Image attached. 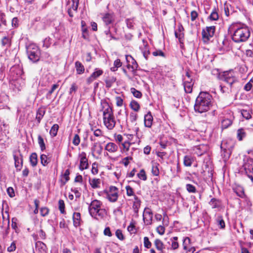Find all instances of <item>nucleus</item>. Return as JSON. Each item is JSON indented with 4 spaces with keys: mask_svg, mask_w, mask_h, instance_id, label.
Returning <instances> with one entry per match:
<instances>
[{
    "mask_svg": "<svg viewBox=\"0 0 253 253\" xmlns=\"http://www.w3.org/2000/svg\"><path fill=\"white\" fill-rule=\"evenodd\" d=\"M219 16L215 8L212 10L211 15L209 16V18L211 20H217L218 19Z\"/></svg>",
    "mask_w": 253,
    "mask_h": 253,
    "instance_id": "nucleus-38",
    "label": "nucleus"
},
{
    "mask_svg": "<svg viewBox=\"0 0 253 253\" xmlns=\"http://www.w3.org/2000/svg\"><path fill=\"white\" fill-rule=\"evenodd\" d=\"M246 133L244 129L240 128L238 129L237 132V137L239 141L242 140L243 139L246 137Z\"/></svg>",
    "mask_w": 253,
    "mask_h": 253,
    "instance_id": "nucleus-31",
    "label": "nucleus"
},
{
    "mask_svg": "<svg viewBox=\"0 0 253 253\" xmlns=\"http://www.w3.org/2000/svg\"><path fill=\"white\" fill-rule=\"evenodd\" d=\"M105 150L110 153H114L118 151V147L114 143L109 142L105 146Z\"/></svg>",
    "mask_w": 253,
    "mask_h": 253,
    "instance_id": "nucleus-14",
    "label": "nucleus"
},
{
    "mask_svg": "<svg viewBox=\"0 0 253 253\" xmlns=\"http://www.w3.org/2000/svg\"><path fill=\"white\" fill-rule=\"evenodd\" d=\"M38 143L40 145V148L42 151L45 149V145L43 139L41 135H39L38 137Z\"/></svg>",
    "mask_w": 253,
    "mask_h": 253,
    "instance_id": "nucleus-41",
    "label": "nucleus"
},
{
    "mask_svg": "<svg viewBox=\"0 0 253 253\" xmlns=\"http://www.w3.org/2000/svg\"><path fill=\"white\" fill-rule=\"evenodd\" d=\"M73 220L74 225L76 227H78L80 225L81 222V214L79 212H74L73 215Z\"/></svg>",
    "mask_w": 253,
    "mask_h": 253,
    "instance_id": "nucleus-21",
    "label": "nucleus"
},
{
    "mask_svg": "<svg viewBox=\"0 0 253 253\" xmlns=\"http://www.w3.org/2000/svg\"><path fill=\"white\" fill-rule=\"evenodd\" d=\"M144 245L147 249H150L152 246V244L147 237H145L144 238Z\"/></svg>",
    "mask_w": 253,
    "mask_h": 253,
    "instance_id": "nucleus-54",
    "label": "nucleus"
},
{
    "mask_svg": "<svg viewBox=\"0 0 253 253\" xmlns=\"http://www.w3.org/2000/svg\"><path fill=\"white\" fill-rule=\"evenodd\" d=\"M59 210L61 213L65 212V204L63 200H59L58 201Z\"/></svg>",
    "mask_w": 253,
    "mask_h": 253,
    "instance_id": "nucleus-46",
    "label": "nucleus"
},
{
    "mask_svg": "<svg viewBox=\"0 0 253 253\" xmlns=\"http://www.w3.org/2000/svg\"><path fill=\"white\" fill-rule=\"evenodd\" d=\"M101 105L103 109L104 124L108 129L111 130L116 125V121L113 115V110L106 101L102 102Z\"/></svg>",
    "mask_w": 253,
    "mask_h": 253,
    "instance_id": "nucleus-2",
    "label": "nucleus"
},
{
    "mask_svg": "<svg viewBox=\"0 0 253 253\" xmlns=\"http://www.w3.org/2000/svg\"><path fill=\"white\" fill-rule=\"evenodd\" d=\"M102 20L106 25L111 24L114 20V15L112 13H105L102 17Z\"/></svg>",
    "mask_w": 253,
    "mask_h": 253,
    "instance_id": "nucleus-17",
    "label": "nucleus"
},
{
    "mask_svg": "<svg viewBox=\"0 0 253 253\" xmlns=\"http://www.w3.org/2000/svg\"><path fill=\"white\" fill-rule=\"evenodd\" d=\"M80 143V138L78 134H76L74 135L73 143L75 146H78Z\"/></svg>",
    "mask_w": 253,
    "mask_h": 253,
    "instance_id": "nucleus-58",
    "label": "nucleus"
},
{
    "mask_svg": "<svg viewBox=\"0 0 253 253\" xmlns=\"http://www.w3.org/2000/svg\"><path fill=\"white\" fill-rule=\"evenodd\" d=\"M215 32V27H207L205 29H203L202 32L203 39L205 41H209L210 38L212 37Z\"/></svg>",
    "mask_w": 253,
    "mask_h": 253,
    "instance_id": "nucleus-8",
    "label": "nucleus"
},
{
    "mask_svg": "<svg viewBox=\"0 0 253 253\" xmlns=\"http://www.w3.org/2000/svg\"><path fill=\"white\" fill-rule=\"evenodd\" d=\"M80 164L79 169L81 170L87 169L88 167V160L86 157V154L82 152L80 155Z\"/></svg>",
    "mask_w": 253,
    "mask_h": 253,
    "instance_id": "nucleus-12",
    "label": "nucleus"
},
{
    "mask_svg": "<svg viewBox=\"0 0 253 253\" xmlns=\"http://www.w3.org/2000/svg\"><path fill=\"white\" fill-rule=\"evenodd\" d=\"M127 27L131 29L133 28L134 22L133 18L127 19L126 21Z\"/></svg>",
    "mask_w": 253,
    "mask_h": 253,
    "instance_id": "nucleus-52",
    "label": "nucleus"
},
{
    "mask_svg": "<svg viewBox=\"0 0 253 253\" xmlns=\"http://www.w3.org/2000/svg\"><path fill=\"white\" fill-rule=\"evenodd\" d=\"M157 232L161 235H163L165 232V228L162 225H159L156 229Z\"/></svg>",
    "mask_w": 253,
    "mask_h": 253,
    "instance_id": "nucleus-61",
    "label": "nucleus"
},
{
    "mask_svg": "<svg viewBox=\"0 0 253 253\" xmlns=\"http://www.w3.org/2000/svg\"><path fill=\"white\" fill-rule=\"evenodd\" d=\"M69 174L70 170L69 169H67L65 170L64 174L62 175L60 181L62 186L65 185L66 183L69 180Z\"/></svg>",
    "mask_w": 253,
    "mask_h": 253,
    "instance_id": "nucleus-24",
    "label": "nucleus"
},
{
    "mask_svg": "<svg viewBox=\"0 0 253 253\" xmlns=\"http://www.w3.org/2000/svg\"><path fill=\"white\" fill-rule=\"evenodd\" d=\"M209 204L212 207V209H215L219 207L220 202L219 200L215 198H212L210 201Z\"/></svg>",
    "mask_w": 253,
    "mask_h": 253,
    "instance_id": "nucleus-37",
    "label": "nucleus"
},
{
    "mask_svg": "<svg viewBox=\"0 0 253 253\" xmlns=\"http://www.w3.org/2000/svg\"><path fill=\"white\" fill-rule=\"evenodd\" d=\"M250 36V32L247 27H241L236 29L232 39L236 42H244L246 41Z\"/></svg>",
    "mask_w": 253,
    "mask_h": 253,
    "instance_id": "nucleus-4",
    "label": "nucleus"
},
{
    "mask_svg": "<svg viewBox=\"0 0 253 253\" xmlns=\"http://www.w3.org/2000/svg\"><path fill=\"white\" fill-rule=\"evenodd\" d=\"M115 100L116 101V105L117 106L121 107L123 105V99L120 96H116L115 97Z\"/></svg>",
    "mask_w": 253,
    "mask_h": 253,
    "instance_id": "nucleus-59",
    "label": "nucleus"
},
{
    "mask_svg": "<svg viewBox=\"0 0 253 253\" xmlns=\"http://www.w3.org/2000/svg\"><path fill=\"white\" fill-rule=\"evenodd\" d=\"M41 164L43 166H45L49 163L48 161V158L46 155L42 154L41 155Z\"/></svg>",
    "mask_w": 253,
    "mask_h": 253,
    "instance_id": "nucleus-47",
    "label": "nucleus"
},
{
    "mask_svg": "<svg viewBox=\"0 0 253 253\" xmlns=\"http://www.w3.org/2000/svg\"><path fill=\"white\" fill-rule=\"evenodd\" d=\"M144 49L142 47H140L142 52L143 53V56L147 60L148 59V56L150 54V51L148 50V48L147 47V45L145 42H143Z\"/></svg>",
    "mask_w": 253,
    "mask_h": 253,
    "instance_id": "nucleus-35",
    "label": "nucleus"
},
{
    "mask_svg": "<svg viewBox=\"0 0 253 253\" xmlns=\"http://www.w3.org/2000/svg\"><path fill=\"white\" fill-rule=\"evenodd\" d=\"M126 66L127 68L130 70L131 72H132L133 74H134L135 73L136 71L137 70L136 65H131L130 64L128 63Z\"/></svg>",
    "mask_w": 253,
    "mask_h": 253,
    "instance_id": "nucleus-60",
    "label": "nucleus"
},
{
    "mask_svg": "<svg viewBox=\"0 0 253 253\" xmlns=\"http://www.w3.org/2000/svg\"><path fill=\"white\" fill-rule=\"evenodd\" d=\"M101 180L99 178H93L89 180V184L93 189L98 188L100 187Z\"/></svg>",
    "mask_w": 253,
    "mask_h": 253,
    "instance_id": "nucleus-25",
    "label": "nucleus"
},
{
    "mask_svg": "<svg viewBox=\"0 0 253 253\" xmlns=\"http://www.w3.org/2000/svg\"><path fill=\"white\" fill-rule=\"evenodd\" d=\"M116 78L113 77L107 79L105 81L106 87L108 88H110L112 86V84L116 82Z\"/></svg>",
    "mask_w": 253,
    "mask_h": 253,
    "instance_id": "nucleus-36",
    "label": "nucleus"
},
{
    "mask_svg": "<svg viewBox=\"0 0 253 253\" xmlns=\"http://www.w3.org/2000/svg\"><path fill=\"white\" fill-rule=\"evenodd\" d=\"M137 176L140 179L143 180H146L147 176L145 173V171L144 169H141L138 173H137Z\"/></svg>",
    "mask_w": 253,
    "mask_h": 253,
    "instance_id": "nucleus-45",
    "label": "nucleus"
},
{
    "mask_svg": "<svg viewBox=\"0 0 253 253\" xmlns=\"http://www.w3.org/2000/svg\"><path fill=\"white\" fill-rule=\"evenodd\" d=\"M152 169L151 172L153 175L154 176H158L160 173V171L159 169V167L160 166L159 164L156 162H152Z\"/></svg>",
    "mask_w": 253,
    "mask_h": 253,
    "instance_id": "nucleus-22",
    "label": "nucleus"
},
{
    "mask_svg": "<svg viewBox=\"0 0 253 253\" xmlns=\"http://www.w3.org/2000/svg\"><path fill=\"white\" fill-rule=\"evenodd\" d=\"M137 115L134 113H131L130 114L129 119L131 122L134 124L135 125H136V121L137 119Z\"/></svg>",
    "mask_w": 253,
    "mask_h": 253,
    "instance_id": "nucleus-51",
    "label": "nucleus"
},
{
    "mask_svg": "<svg viewBox=\"0 0 253 253\" xmlns=\"http://www.w3.org/2000/svg\"><path fill=\"white\" fill-rule=\"evenodd\" d=\"M41 214L42 216H45L48 214L49 209L46 207H42L40 210Z\"/></svg>",
    "mask_w": 253,
    "mask_h": 253,
    "instance_id": "nucleus-56",
    "label": "nucleus"
},
{
    "mask_svg": "<svg viewBox=\"0 0 253 253\" xmlns=\"http://www.w3.org/2000/svg\"><path fill=\"white\" fill-rule=\"evenodd\" d=\"M232 123L231 119L224 118L221 121V126L223 128H226L229 126Z\"/></svg>",
    "mask_w": 253,
    "mask_h": 253,
    "instance_id": "nucleus-32",
    "label": "nucleus"
},
{
    "mask_svg": "<svg viewBox=\"0 0 253 253\" xmlns=\"http://www.w3.org/2000/svg\"><path fill=\"white\" fill-rule=\"evenodd\" d=\"M36 248L40 252H42L44 253H46L47 250V247L46 245L41 241H38L36 243Z\"/></svg>",
    "mask_w": 253,
    "mask_h": 253,
    "instance_id": "nucleus-27",
    "label": "nucleus"
},
{
    "mask_svg": "<svg viewBox=\"0 0 253 253\" xmlns=\"http://www.w3.org/2000/svg\"><path fill=\"white\" fill-rule=\"evenodd\" d=\"M116 236L117 237L120 239V240H124V237L122 233V231L120 229H117L116 231Z\"/></svg>",
    "mask_w": 253,
    "mask_h": 253,
    "instance_id": "nucleus-57",
    "label": "nucleus"
},
{
    "mask_svg": "<svg viewBox=\"0 0 253 253\" xmlns=\"http://www.w3.org/2000/svg\"><path fill=\"white\" fill-rule=\"evenodd\" d=\"M102 204L101 201L94 200L88 207L90 215L97 220L103 218L105 214V210L101 208Z\"/></svg>",
    "mask_w": 253,
    "mask_h": 253,
    "instance_id": "nucleus-3",
    "label": "nucleus"
},
{
    "mask_svg": "<svg viewBox=\"0 0 253 253\" xmlns=\"http://www.w3.org/2000/svg\"><path fill=\"white\" fill-rule=\"evenodd\" d=\"M79 0H72V5L70 8L74 11L77 12L79 6Z\"/></svg>",
    "mask_w": 253,
    "mask_h": 253,
    "instance_id": "nucleus-49",
    "label": "nucleus"
},
{
    "mask_svg": "<svg viewBox=\"0 0 253 253\" xmlns=\"http://www.w3.org/2000/svg\"><path fill=\"white\" fill-rule=\"evenodd\" d=\"M132 159V158L131 157H126L123 159L122 163L126 167L129 163V160H131Z\"/></svg>",
    "mask_w": 253,
    "mask_h": 253,
    "instance_id": "nucleus-63",
    "label": "nucleus"
},
{
    "mask_svg": "<svg viewBox=\"0 0 253 253\" xmlns=\"http://www.w3.org/2000/svg\"><path fill=\"white\" fill-rule=\"evenodd\" d=\"M130 107L135 112H138L140 110V105L139 103L135 100H132L130 103Z\"/></svg>",
    "mask_w": 253,
    "mask_h": 253,
    "instance_id": "nucleus-34",
    "label": "nucleus"
},
{
    "mask_svg": "<svg viewBox=\"0 0 253 253\" xmlns=\"http://www.w3.org/2000/svg\"><path fill=\"white\" fill-rule=\"evenodd\" d=\"M126 60L127 62H130V60H131V65H136V68L138 67V65L136 62V61L132 58V57L130 55H126Z\"/></svg>",
    "mask_w": 253,
    "mask_h": 253,
    "instance_id": "nucleus-50",
    "label": "nucleus"
},
{
    "mask_svg": "<svg viewBox=\"0 0 253 253\" xmlns=\"http://www.w3.org/2000/svg\"><path fill=\"white\" fill-rule=\"evenodd\" d=\"M190 246H191L190 239L189 237H185L183 241V249L186 250Z\"/></svg>",
    "mask_w": 253,
    "mask_h": 253,
    "instance_id": "nucleus-42",
    "label": "nucleus"
},
{
    "mask_svg": "<svg viewBox=\"0 0 253 253\" xmlns=\"http://www.w3.org/2000/svg\"><path fill=\"white\" fill-rule=\"evenodd\" d=\"M184 250L186 251V253H197L195 248L191 246H189L186 250Z\"/></svg>",
    "mask_w": 253,
    "mask_h": 253,
    "instance_id": "nucleus-64",
    "label": "nucleus"
},
{
    "mask_svg": "<svg viewBox=\"0 0 253 253\" xmlns=\"http://www.w3.org/2000/svg\"><path fill=\"white\" fill-rule=\"evenodd\" d=\"M122 66V62L120 60L116 59L114 62V67L111 68V70L115 72L117 70L118 68Z\"/></svg>",
    "mask_w": 253,
    "mask_h": 253,
    "instance_id": "nucleus-39",
    "label": "nucleus"
},
{
    "mask_svg": "<svg viewBox=\"0 0 253 253\" xmlns=\"http://www.w3.org/2000/svg\"><path fill=\"white\" fill-rule=\"evenodd\" d=\"M233 190L240 198L245 197L244 189L242 186L235 184L233 186Z\"/></svg>",
    "mask_w": 253,
    "mask_h": 253,
    "instance_id": "nucleus-13",
    "label": "nucleus"
},
{
    "mask_svg": "<svg viewBox=\"0 0 253 253\" xmlns=\"http://www.w3.org/2000/svg\"><path fill=\"white\" fill-rule=\"evenodd\" d=\"M103 150L102 146L98 142H94L92 144L91 148V151L92 153H96L97 154L100 155L102 153Z\"/></svg>",
    "mask_w": 253,
    "mask_h": 253,
    "instance_id": "nucleus-18",
    "label": "nucleus"
},
{
    "mask_svg": "<svg viewBox=\"0 0 253 253\" xmlns=\"http://www.w3.org/2000/svg\"><path fill=\"white\" fill-rule=\"evenodd\" d=\"M14 161H15V166L17 170H20L22 168V165L23 163V160L22 156L20 157L14 156Z\"/></svg>",
    "mask_w": 253,
    "mask_h": 253,
    "instance_id": "nucleus-20",
    "label": "nucleus"
},
{
    "mask_svg": "<svg viewBox=\"0 0 253 253\" xmlns=\"http://www.w3.org/2000/svg\"><path fill=\"white\" fill-rule=\"evenodd\" d=\"M75 67L76 69L77 73L81 75L84 73V65L79 61H76L75 62Z\"/></svg>",
    "mask_w": 253,
    "mask_h": 253,
    "instance_id": "nucleus-23",
    "label": "nucleus"
},
{
    "mask_svg": "<svg viewBox=\"0 0 253 253\" xmlns=\"http://www.w3.org/2000/svg\"><path fill=\"white\" fill-rule=\"evenodd\" d=\"M130 92L134 97L137 98H140L142 97L141 92L140 91L136 90L134 87H131L130 88Z\"/></svg>",
    "mask_w": 253,
    "mask_h": 253,
    "instance_id": "nucleus-40",
    "label": "nucleus"
},
{
    "mask_svg": "<svg viewBox=\"0 0 253 253\" xmlns=\"http://www.w3.org/2000/svg\"><path fill=\"white\" fill-rule=\"evenodd\" d=\"M59 129V126L57 124H54L51 127L49 133L52 137H55L56 136L58 130Z\"/></svg>",
    "mask_w": 253,
    "mask_h": 253,
    "instance_id": "nucleus-33",
    "label": "nucleus"
},
{
    "mask_svg": "<svg viewBox=\"0 0 253 253\" xmlns=\"http://www.w3.org/2000/svg\"><path fill=\"white\" fill-rule=\"evenodd\" d=\"M143 218L146 224H151L153 218V213L151 210L149 208H145L143 213Z\"/></svg>",
    "mask_w": 253,
    "mask_h": 253,
    "instance_id": "nucleus-9",
    "label": "nucleus"
},
{
    "mask_svg": "<svg viewBox=\"0 0 253 253\" xmlns=\"http://www.w3.org/2000/svg\"><path fill=\"white\" fill-rule=\"evenodd\" d=\"M30 162L31 165L33 167L37 166L38 163V156L36 153H33L31 154L30 157Z\"/></svg>",
    "mask_w": 253,
    "mask_h": 253,
    "instance_id": "nucleus-29",
    "label": "nucleus"
},
{
    "mask_svg": "<svg viewBox=\"0 0 253 253\" xmlns=\"http://www.w3.org/2000/svg\"><path fill=\"white\" fill-rule=\"evenodd\" d=\"M153 121V118L150 112H149L144 116V125L146 127H151Z\"/></svg>",
    "mask_w": 253,
    "mask_h": 253,
    "instance_id": "nucleus-16",
    "label": "nucleus"
},
{
    "mask_svg": "<svg viewBox=\"0 0 253 253\" xmlns=\"http://www.w3.org/2000/svg\"><path fill=\"white\" fill-rule=\"evenodd\" d=\"M244 161L243 168L246 173L247 174L251 173L252 170H253V160L251 158H247L244 159Z\"/></svg>",
    "mask_w": 253,
    "mask_h": 253,
    "instance_id": "nucleus-10",
    "label": "nucleus"
},
{
    "mask_svg": "<svg viewBox=\"0 0 253 253\" xmlns=\"http://www.w3.org/2000/svg\"><path fill=\"white\" fill-rule=\"evenodd\" d=\"M103 73L102 70L99 68H95L94 71L87 79L86 82L88 84H90L98 77L101 76Z\"/></svg>",
    "mask_w": 253,
    "mask_h": 253,
    "instance_id": "nucleus-11",
    "label": "nucleus"
},
{
    "mask_svg": "<svg viewBox=\"0 0 253 253\" xmlns=\"http://www.w3.org/2000/svg\"><path fill=\"white\" fill-rule=\"evenodd\" d=\"M134 201L133 202L132 209L133 210L134 212L135 213H138L139 209L140 207L141 201L136 195H134Z\"/></svg>",
    "mask_w": 253,
    "mask_h": 253,
    "instance_id": "nucleus-19",
    "label": "nucleus"
},
{
    "mask_svg": "<svg viewBox=\"0 0 253 253\" xmlns=\"http://www.w3.org/2000/svg\"><path fill=\"white\" fill-rule=\"evenodd\" d=\"M194 160V158L192 157L186 155L184 157L183 164L185 167H190Z\"/></svg>",
    "mask_w": 253,
    "mask_h": 253,
    "instance_id": "nucleus-26",
    "label": "nucleus"
},
{
    "mask_svg": "<svg viewBox=\"0 0 253 253\" xmlns=\"http://www.w3.org/2000/svg\"><path fill=\"white\" fill-rule=\"evenodd\" d=\"M212 96L208 92H201L197 97L194 110L200 113L207 112L212 106Z\"/></svg>",
    "mask_w": 253,
    "mask_h": 253,
    "instance_id": "nucleus-1",
    "label": "nucleus"
},
{
    "mask_svg": "<svg viewBox=\"0 0 253 253\" xmlns=\"http://www.w3.org/2000/svg\"><path fill=\"white\" fill-rule=\"evenodd\" d=\"M154 245L156 249L159 251L163 252V250L165 249L164 244L160 239H156L154 241Z\"/></svg>",
    "mask_w": 253,
    "mask_h": 253,
    "instance_id": "nucleus-28",
    "label": "nucleus"
},
{
    "mask_svg": "<svg viewBox=\"0 0 253 253\" xmlns=\"http://www.w3.org/2000/svg\"><path fill=\"white\" fill-rule=\"evenodd\" d=\"M1 44L2 46L9 47L10 45V40L7 37H4L1 40Z\"/></svg>",
    "mask_w": 253,
    "mask_h": 253,
    "instance_id": "nucleus-43",
    "label": "nucleus"
},
{
    "mask_svg": "<svg viewBox=\"0 0 253 253\" xmlns=\"http://www.w3.org/2000/svg\"><path fill=\"white\" fill-rule=\"evenodd\" d=\"M220 79L230 85L232 84L237 81L235 76V73L233 70L224 72L220 75Z\"/></svg>",
    "mask_w": 253,
    "mask_h": 253,
    "instance_id": "nucleus-6",
    "label": "nucleus"
},
{
    "mask_svg": "<svg viewBox=\"0 0 253 253\" xmlns=\"http://www.w3.org/2000/svg\"><path fill=\"white\" fill-rule=\"evenodd\" d=\"M184 80L183 85L185 92L187 93L192 92L193 83L192 81L186 80V78H184Z\"/></svg>",
    "mask_w": 253,
    "mask_h": 253,
    "instance_id": "nucleus-15",
    "label": "nucleus"
},
{
    "mask_svg": "<svg viewBox=\"0 0 253 253\" xmlns=\"http://www.w3.org/2000/svg\"><path fill=\"white\" fill-rule=\"evenodd\" d=\"M16 248V244L15 242H13L11 243L10 246L7 248V251L8 252H12L15 250Z\"/></svg>",
    "mask_w": 253,
    "mask_h": 253,
    "instance_id": "nucleus-62",
    "label": "nucleus"
},
{
    "mask_svg": "<svg viewBox=\"0 0 253 253\" xmlns=\"http://www.w3.org/2000/svg\"><path fill=\"white\" fill-rule=\"evenodd\" d=\"M106 194L107 198L110 202H115L118 198V189L115 186H111Z\"/></svg>",
    "mask_w": 253,
    "mask_h": 253,
    "instance_id": "nucleus-7",
    "label": "nucleus"
},
{
    "mask_svg": "<svg viewBox=\"0 0 253 253\" xmlns=\"http://www.w3.org/2000/svg\"><path fill=\"white\" fill-rule=\"evenodd\" d=\"M241 114L242 116L247 120L251 118V112L250 110L243 109L241 110Z\"/></svg>",
    "mask_w": 253,
    "mask_h": 253,
    "instance_id": "nucleus-44",
    "label": "nucleus"
},
{
    "mask_svg": "<svg viewBox=\"0 0 253 253\" xmlns=\"http://www.w3.org/2000/svg\"><path fill=\"white\" fill-rule=\"evenodd\" d=\"M27 53L30 60L36 62L40 59V52L38 46L34 43L29 44L26 47Z\"/></svg>",
    "mask_w": 253,
    "mask_h": 253,
    "instance_id": "nucleus-5",
    "label": "nucleus"
},
{
    "mask_svg": "<svg viewBox=\"0 0 253 253\" xmlns=\"http://www.w3.org/2000/svg\"><path fill=\"white\" fill-rule=\"evenodd\" d=\"M45 114V110L43 108H39L37 112L36 120L38 123H40L41 120Z\"/></svg>",
    "mask_w": 253,
    "mask_h": 253,
    "instance_id": "nucleus-30",
    "label": "nucleus"
},
{
    "mask_svg": "<svg viewBox=\"0 0 253 253\" xmlns=\"http://www.w3.org/2000/svg\"><path fill=\"white\" fill-rule=\"evenodd\" d=\"M91 131H93V134L94 136L96 137H99L101 136H102L103 133L101 129H94L93 128H91Z\"/></svg>",
    "mask_w": 253,
    "mask_h": 253,
    "instance_id": "nucleus-55",
    "label": "nucleus"
},
{
    "mask_svg": "<svg viewBox=\"0 0 253 253\" xmlns=\"http://www.w3.org/2000/svg\"><path fill=\"white\" fill-rule=\"evenodd\" d=\"M126 195L128 196H133L134 197L135 195L134 194L133 190L130 186H129V185L126 186Z\"/></svg>",
    "mask_w": 253,
    "mask_h": 253,
    "instance_id": "nucleus-53",
    "label": "nucleus"
},
{
    "mask_svg": "<svg viewBox=\"0 0 253 253\" xmlns=\"http://www.w3.org/2000/svg\"><path fill=\"white\" fill-rule=\"evenodd\" d=\"M186 190L188 191L189 193H195L196 191V187L190 184H187L186 185Z\"/></svg>",
    "mask_w": 253,
    "mask_h": 253,
    "instance_id": "nucleus-48",
    "label": "nucleus"
}]
</instances>
